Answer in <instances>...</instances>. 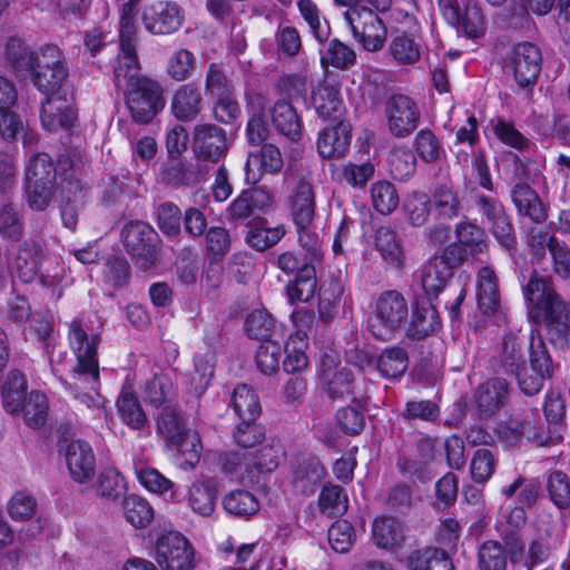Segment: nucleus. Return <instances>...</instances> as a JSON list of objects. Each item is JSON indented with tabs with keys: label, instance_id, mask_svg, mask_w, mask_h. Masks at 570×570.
Returning <instances> with one entry per match:
<instances>
[{
	"label": "nucleus",
	"instance_id": "obj_1",
	"mask_svg": "<svg viewBox=\"0 0 570 570\" xmlns=\"http://www.w3.org/2000/svg\"><path fill=\"white\" fill-rule=\"evenodd\" d=\"M90 320L79 317L69 325L68 341L76 363L63 382L70 395L89 410L100 411L106 400L100 394L98 346L100 334L89 326Z\"/></svg>",
	"mask_w": 570,
	"mask_h": 570
},
{
	"label": "nucleus",
	"instance_id": "obj_2",
	"mask_svg": "<svg viewBox=\"0 0 570 570\" xmlns=\"http://www.w3.org/2000/svg\"><path fill=\"white\" fill-rule=\"evenodd\" d=\"M7 58L18 70H28L39 91L57 88L67 79L62 52L57 46L46 45L37 51H28L22 41L11 38L7 43Z\"/></svg>",
	"mask_w": 570,
	"mask_h": 570
},
{
	"label": "nucleus",
	"instance_id": "obj_3",
	"mask_svg": "<svg viewBox=\"0 0 570 570\" xmlns=\"http://www.w3.org/2000/svg\"><path fill=\"white\" fill-rule=\"evenodd\" d=\"M114 82L124 91L127 107L137 122L146 124L164 108L160 87L153 80L139 76V63L132 68L115 66Z\"/></svg>",
	"mask_w": 570,
	"mask_h": 570
},
{
	"label": "nucleus",
	"instance_id": "obj_4",
	"mask_svg": "<svg viewBox=\"0 0 570 570\" xmlns=\"http://www.w3.org/2000/svg\"><path fill=\"white\" fill-rule=\"evenodd\" d=\"M409 316V304L402 293L390 289L375 299L367 320L372 335L382 341L391 340Z\"/></svg>",
	"mask_w": 570,
	"mask_h": 570
},
{
	"label": "nucleus",
	"instance_id": "obj_5",
	"mask_svg": "<svg viewBox=\"0 0 570 570\" xmlns=\"http://www.w3.org/2000/svg\"><path fill=\"white\" fill-rule=\"evenodd\" d=\"M469 199L495 239L505 248H513L515 245L513 226L495 188L481 190L473 187L469 191Z\"/></svg>",
	"mask_w": 570,
	"mask_h": 570
},
{
	"label": "nucleus",
	"instance_id": "obj_6",
	"mask_svg": "<svg viewBox=\"0 0 570 570\" xmlns=\"http://www.w3.org/2000/svg\"><path fill=\"white\" fill-rule=\"evenodd\" d=\"M542 67L540 48L532 42H519L512 47L504 59V72L512 77L517 88L532 92Z\"/></svg>",
	"mask_w": 570,
	"mask_h": 570
},
{
	"label": "nucleus",
	"instance_id": "obj_7",
	"mask_svg": "<svg viewBox=\"0 0 570 570\" xmlns=\"http://www.w3.org/2000/svg\"><path fill=\"white\" fill-rule=\"evenodd\" d=\"M344 20L366 51L375 52L383 48L386 28L374 11L365 6H353L344 12Z\"/></svg>",
	"mask_w": 570,
	"mask_h": 570
},
{
	"label": "nucleus",
	"instance_id": "obj_8",
	"mask_svg": "<svg viewBox=\"0 0 570 570\" xmlns=\"http://www.w3.org/2000/svg\"><path fill=\"white\" fill-rule=\"evenodd\" d=\"M121 238L127 253L144 271L157 259L156 233L142 220H130L121 229Z\"/></svg>",
	"mask_w": 570,
	"mask_h": 570
},
{
	"label": "nucleus",
	"instance_id": "obj_9",
	"mask_svg": "<svg viewBox=\"0 0 570 570\" xmlns=\"http://www.w3.org/2000/svg\"><path fill=\"white\" fill-rule=\"evenodd\" d=\"M41 92L47 96L41 105L40 119L42 127L48 131L71 127L76 119V114L67 94L66 79L57 88Z\"/></svg>",
	"mask_w": 570,
	"mask_h": 570
},
{
	"label": "nucleus",
	"instance_id": "obj_10",
	"mask_svg": "<svg viewBox=\"0 0 570 570\" xmlns=\"http://www.w3.org/2000/svg\"><path fill=\"white\" fill-rule=\"evenodd\" d=\"M530 365L534 374H528L525 368L524 377L520 379V389L527 395H534L543 387V382L551 379L554 373V365L549 355L547 346L541 336L532 333L530 346Z\"/></svg>",
	"mask_w": 570,
	"mask_h": 570
},
{
	"label": "nucleus",
	"instance_id": "obj_11",
	"mask_svg": "<svg viewBox=\"0 0 570 570\" xmlns=\"http://www.w3.org/2000/svg\"><path fill=\"white\" fill-rule=\"evenodd\" d=\"M385 111L389 130L397 138L410 136L419 126V106L406 95H393L386 101Z\"/></svg>",
	"mask_w": 570,
	"mask_h": 570
},
{
	"label": "nucleus",
	"instance_id": "obj_12",
	"mask_svg": "<svg viewBox=\"0 0 570 570\" xmlns=\"http://www.w3.org/2000/svg\"><path fill=\"white\" fill-rule=\"evenodd\" d=\"M273 208L272 195L261 188H250L243 190L227 207L226 219L232 224L244 223L261 215L266 214Z\"/></svg>",
	"mask_w": 570,
	"mask_h": 570
},
{
	"label": "nucleus",
	"instance_id": "obj_13",
	"mask_svg": "<svg viewBox=\"0 0 570 570\" xmlns=\"http://www.w3.org/2000/svg\"><path fill=\"white\" fill-rule=\"evenodd\" d=\"M190 146L197 160L209 163H217L227 150L224 130L212 124L195 126Z\"/></svg>",
	"mask_w": 570,
	"mask_h": 570
},
{
	"label": "nucleus",
	"instance_id": "obj_14",
	"mask_svg": "<svg viewBox=\"0 0 570 570\" xmlns=\"http://www.w3.org/2000/svg\"><path fill=\"white\" fill-rule=\"evenodd\" d=\"M456 244L445 248L453 262L461 263L469 256H476L488 249L487 235L482 227L472 222H461L455 226Z\"/></svg>",
	"mask_w": 570,
	"mask_h": 570
},
{
	"label": "nucleus",
	"instance_id": "obj_15",
	"mask_svg": "<svg viewBox=\"0 0 570 570\" xmlns=\"http://www.w3.org/2000/svg\"><path fill=\"white\" fill-rule=\"evenodd\" d=\"M525 301L535 316L564 301L556 291L551 276L533 272L523 288Z\"/></svg>",
	"mask_w": 570,
	"mask_h": 570
},
{
	"label": "nucleus",
	"instance_id": "obj_16",
	"mask_svg": "<svg viewBox=\"0 0 570 570\" xmlns=\"http://www.w3.org/2000/svg\"><path fill=\"white\" fill-rule=\"evenodd\" d=\"M544 323L547 337L557 348L570 346V303L559 302L556 306L535 316Z\"/></svg>",
	"mask_w": 570,
	"mask_h": 570
},
{
	"label": "nucleus",
	"instance_id": "obj_17",
	"mask_svg": "<svg viewBox=\"0 0 570 570\" xmlns=\"http://www.w3.org/2000/svg\"><path fill=\"white\" fill-rule=\"evenodd\" d=\"M65 459L71 478L83 483L94 478L96 458L91 445L82 440L71 441L65 450Z\"/></svg>",
	"mask_w": 570,
	"mask_h": 570
},
{
	"label": "nucleus",
	"instance_id": "obj_18",
	"mask_svg": "<svg viewBox=\"0 0 570 570\" xmlns=\"http://www.w3.org/2000/svg\"><path fill=\"white\" fill-rule=\"evenodd\" d=\"M37 276L40 285L55 298H60L63 291L73 284L69 265L57 256H46Z\"/></svg>",
	"mask_w": 570,
	"mask_h": 570
},
{
	"label": "nucleus",
	"instance_id": "obj_19",
	"mask_svg": "<svg viewBox=\"0 0 570 570\" xmlns=\"http://www.w3.org/2000/svg\"><path fill=\"white\" fill-rule=\"evenodd\" d=\"M422 52V40L414 33L396 31L390 38L387 53L397 67H415L421 60Z\"/></svg>",
	"mask_w": 570,
	"mask_h": 570
},
{
	"label": "nucleus",
	"instance_id": "obj_20",
	"mask_svg": "<svg viewBox=\"0 0 570 570\" xmlns=\"http://www.w3.org/2000/svg\"><path fill=\"white\" fill-rule=\"evenodd\" d=\"M524 340L518 332L508 333L502 342V351L498 361L497 372L513 376L520 384V379L524 377L525 358L523 354Z\"/></svg>",
	"mask_w": 570,
	"mask_h": 570
},
{
	"label": "nucleus",
	"instance_id": "obj_21",
	"mask_svg": "<svg viewBox=\"0 0 570 570\" xmlns=\"http://www.w3.org/2000/svg\"><path fill=\"white\" fill-rule=\"evenodd\" d=\"M414 458H407L400 454L397 459V469L403 474H409L423 479L426 466L436 460V440L420 435L414 443Z\"/></svg>",
	"mask_w": 570,
	"mask_h": 570
},
{
	"label": "nucleus",
	"instance_id": "obj_22",
	"mask_svg": "<svg viewBox=\"0 0 570 570\" xmlns=\"http://www.w3.org/2000/svg\"><path fill=\"white\" fill-rule=\"evenodd\" d=\"M45 258L42 248L37 242L26 240L14 253L10 266L23 283H29L37 277Z\"/></svg>",
	"mask_w": 570,
	"mask_h": 570
},
{
	"label": "nucleus",
	"instance_id": "obj_23",
	"mask_svg": "<svg viewBox=\"0 0 570 570\" xmlns=\"http://www.w3.org/2000/svg\"><path fill=\"white\" fill-rule=\"evenodd\" d=\"M453 261L444 250L443 255L432 257L421 269V284L428 295L436 296L444 289L453 275Z\"/></svg>",
	"mask_w": 570,
	"mask_h": 570
},
{
	"label": "nucleus",
	"instance_id": "obj_24",
	"mask_svg": "<svg viewBox=\"0 0 570 570\" xmlns=\"http://www.w3.org/2000/svg\"><path fill=\"white\" fill-rule=\"evenodd\" d=\"M142 21L146 29L151 33H171L178 24V7L174 2L167 1L153 3L145 8Z\"/></svg>",
	"mask_w": 570,
	"mask_h": 570
},
{
	"label": "nucleus",
	"instance_id": "obj_25",
	"mask_svg": "<svg viewBox=\"0 0 570 570\" xmlns=\"http://www.w3.org/2000/svg\"><path fill=\"white\" fill-rule=\"evenodd\" d=\"M283 167L279 149L272 144L263 145L258 154H250L245 164V180L256 184L263 173L275 174Z\"/></svg>",
	"mask_w": 570,
	"mask_h": 570
},
{
	"label": "nucleus",
	"instance_id": "obj_26",
	"mask_svg": "<svg viewBox=\"0 0 570 570\" xmlns=\"http://www.w3.org/2000/svg\"><path fill=\"white\" fill-rule=\"evenodd\" d=\"M478 308L487 316H494L500 313L501 302L498 286V278L492 268L484 266L480 268L476 279Z\"/></svg>",
	"mask_w": 570,
	"mask_h": 570
},
{
	"label": "nucleus",
	"instance_id": "obj_27",
	"mask_svg": "<svg viewBox=\"0 0 570 570\" xmlns=\"http://www.w3.org/2000/svg\"><path fill=\"white\" fill-rule=\"evenodd\" d=\"M351 126L338 122L336 126L324 128L317 139V149L323 158H341L351 144Z\"/></svg>",
	"mask_w": 570,
	"mask_h": 570
},
{
	"label": "nucleus",
	"instance_id": "obj_28",
	"mask_svg": "<svg viewBox=\"0 0 570 570\" xmlns=\"http://www.w3.org/2000/svg\"><path fill=\"white\" fill-rule=\"evenodd\" d=\"M291 214L295 225L312 224L315 216L314 191L309 181L297 180L289 195Z\"/></svg>",
	"mask_w": 570,
	"mask_h": 570
},
{
	"label": "nucleus",
	"instance_id": "obj_29",
	"mask_svg": "<svg viewBox=\"0 0 570 570\" xmlns=\"http://www.w3.org/2000/svg\"><path fill=\"white\" fill-rule=\"evenodd\" d=\"M271 121L274 129L292 141L302 137V121L296 109L289 101L277 100L269 109Z\"/></svg>",
	"mask_w": 570,
	"mask_h": 570
},
{
	"label": "nucleus",
	"instance_id": "obj_30",
	"mask_svg": "<svg viewBox=\"0 0 570 570\" xmlns=\"http://www.w3.org/2000/svg\"><path fill=\"white\" fill-rule=\"evenodd\" d=\"M324 475L325 469L318 459L311 458L303 461L294 472V494L298 497L313 495L320 488Z\"/></svg>",
	"mask_w": 570,
	"mask_h": 570
},
{
	"label": "nucleus",
	"instance_id": "obj_31",
	"mask_svg": "<svg viewBox=\"0 0 570 570\" xmlns=\"http://www.w3.org/2000/svg\"><path fill=\"white\" fill-rule=\"evenodd\" d=\"M285 459V451L279 440L271 439L248 455L247 469H255L259 474L275 471Z\"/></svg>",
	"mask_w": 570,
	"mask_h": 570
},
{
	"label": "nucleus",
	"instance_id": "obj_32",
	"mask_svg": "<svg viewBox=\"0 0 570 570\" xmlns=\"http://www.w3.org/2000/svg\"><path fill=\"white\" fill-rule=\"evenodd\" d=\"M509 384L504 379H492L480 385L476 404L481 417H489L499 410L508 397Z\"/></svg>",
	"mask_w": 570,
	"mask_h": 570
},
{
	"label": "nucleus",
	"instance_id": "obj_33",
	"mask_svg": "<svg viewBox=\"0 0 570 570\" xmlns=\"http://www.w3.org/2000/svg\"><path fill=\"white\" fill-rule=\"evenodd\" d=\"M375 248L383 261L391 267L400 269L405 263V254L396 232L390 226H381L375 233Z\"/></svg>",
	"mask_w": 570,
	"mask_h": 570
},
{
	"label": "nucleus",
	"instance_id": "obj_34",
	"mask_svg": "<svg viewBox=\"0 0 570 570\" xmlns=\"http://www.w3.org/2000/svg\"><path fill=\"white\" fill-rule=\"evenodd\" d=\"M500 434L502 440L509 445H515L523 440L533 442L537 445H547L550 441L543 428L517 419L510 420L502 426Z\"/></svg>",
	"mask_w": 570,
	"mask_h": 570
},
{
	"label": "nucleus",
	"instance_id": "obj_35",
	"mask_svg": "<svg viewBox=\"0 0 570 570\" xmlns=\"http://www.w3.org/2000/svg\"><path fill=\"white\" fill-rule=\"evenodd\" d=\"M134 4L128 3L124 6L122 16L120 20V52L117 57L116 66L122 65L124 67H131L138 65V59L135 50V22L132 18Z\"/></svg>",
	"mask_w": 570,
	"mask_h": 570
},
{
	"label": "nucleus",
	"instance_id": "obj_36",
	"mask_svg": "<svg viewBox=\"0 0 570 570\" xmlns=\"http://www.w3.org/2000/svg\"><path fill=\"white\" fill-rule=\"evenodd\" d=\"M1 397L3 409L11 415H20L23 403L28 399L27 381L19 371H11L2 385Z\"/></svg>",
	"mask_w": 570,
	"mask_h": 570
},
{
	"label": "nucleus",
	"instance_id": "obj_37",
	"mask_svg": "<svg viewBox=\"0 0 570 570\" xmlns=\"http://www.w3.org/2000/svg\"><path fill=\"white\" fill-rule=\"evenodd\" d=\"M431 210L442 219H453L463 210L462 198L453 186L439 185L430 199Z\"/></svg>",
	"mask_w": 570,
	"mask_h": 570
},
{
	"label": "nucleus",
	"instance_id": "obj_38",
	"mask_svg": "<svg viewBox=\"0 0 570 570\" xmlns=\"http://www.w3.org/2000/svg\"><path fill=\"white\" fill-rule=\"evenodd\" d=\"M511 198L519 214L528 216L535 223L547 218L546 210L537 193L527 184L519 183L511 190Z\"/></svg>",
	"mask_w": 570,
	"mask_h": 570
},
{
	"label": "nucleus",
	"instance_id": "obj_39",
	"mask_svg": "<svg viewBox=\"0 0 570 570\" xmlns=\"http://www.w3.org/2000/svg\"><path fill=\"white\" fill-rule=\"evenodd\" d=\"M438 324V312L429 302H416L413 305L411 322L406 336L411 340H422L430 335Z\"/></svg>",
	"mask_w": 570,
	"mask_h": 570
},
{
	"label": "nucleus",
	"instance_id": "obj_40",
	"mask_svg": "<svg viewBox=\"0 0 570 570\" xmlns=\"http://www.w3.org/2000/svg\"><path fill=\"white\" fill-rule=\"evenodd\" d=\"M316 112L324 119H338L343 112V100L338 89L330 83H321L313 92Z\"/></svg>",
	"mask_w": 570,
	"mask_h": 570
},
{
	"label": "nucleus",
	"instance_id": "obj_41",
	"mask_svg": "<svg viewBox=\"0 0 570 570\" xmlns=\"http://www.w3.org/2000/svg\"><path fill=\"white\" fill-rule=\"evenodd\" d=\"M409 567L411 570H455L448 553L434 547L414 551L409 557Z\"/></svg>",
	"mask_w": 570,
	"mask_h": 570
},
{
	"label": "nucleus",
	"instance_id": "obj_42",
	"mask_svg": "<svg viewBox=\"0 0 570 570\" xmlns=\"http://www.w3.org/2000/svg\"><path fill=\"white\" fill-rule=\"evenodd\" d=\"M316 287L315 268L311 264L304 263L295 279L286 286L288 299L292 304L308 302L314 296Z\"/></svg>",
	"mask_w": 570,
	"mask_h": 570
},
{
	"label": "nucleus",
	"instance_id": "obj_43",
	"mask_svg": "<svg viewBox=\"0 0 570 570\" xmlns=\"http://www.w3.org/2000/svg\"><path fill=\"white\" fill-rule=\"evenodd\" d=\"M230 405L242 421H255L262 411L256 392L247 384L234 389Z\"/></svg>",
	"mask_w": 570,
	"mask_h": 570
},
{
	"label": "nucleus",
	"instance_id": "obj_44",
	"mask_svg": "<svg viewBox=\"0 0 570 570\" xmlns=\"http://www.w3.org/2000/svg\"><path fill=\"white\" fill-rule=\"evenodd\" d=\"M322 380L332 399H343L354 394L353 375L347 367H326L322 371Z\"/></svg>",
	"mask_w": 570,
	"mask_h": 570
},
{
	"label": "nucleus",
	"instance_id": "obj_45",
	"mask_svg": "<svg viewBox=\"0 0 570 570\" xmlns=\"http://www.w3.org/2000/svg\"><path fill=\"white\" fill-rule=\"evenodd\" d=\"M375 366L383 377H400L409 366L407 353L400 346L385 348L376 360Z\"/></svg>",
	"mask_w": 570,
	"mask_h": 570
},
{
	"label": "nucleus",
	"instance_id": "obj_46",
	"mask_svg": "<svg viewBox=\"0 0 570 570\" xmlns=\"http://www.w3.org/2000/svg\"><path fill=\"white\" fill-rule=\"evenodd\" d=\"M372 534L376 546L383 549H393L403 540L401 523L390 517L376 518L373 522Z\"/></svg>",
	"mask_w": 570,
	"mask_h": 570
},
{
	"label": "nucleus",
	"instance_id": "obj_47",
	"mask_svg": "<svg viewBox=\"0 0 570 570\" xmlns=\"http://www.w3.org/2000/svg\"><path fill=\"white\" fill-rule=\"evenodd\" d=\"M26 424L31 429H40L48 416V399L39 391H31L20 411Z\"/></svg>",
	"mask_w": 570,
	"mask_h": 570
},
{
	"label": "nucleus",
	"instance_id": "obj_48",
	"mask_svg": "<svg viewBox=\"0 0 570 570\" xmlns=\"http://www.w3.org/2000/svg\"><path fill=\"white\" fill-rule=\"evenodd\" d=\"M371 200L377 213L390 215L397 208L400 197L392 183L379 180L371 186Z\"/></svg>",
	"mask_w": 570,
	"mask_h": 570
},
{
	"label": "nucleus",
	"instance_id": "obj_49",
	"mask_svg": "<svg viewBox=\"0 0 570 570\" xmlns=\"http://www.w3.org/2000/svg\"><path fill=\"white\" fill-rule=\"evenodd\" d=\"M244 328L249 338L262 341L263 343L272 341L275 322L265 309H254L247 315Z\"/></svg>",
	"mask_w": 570,
	"mask_h": 570
},
{
	"label": "nucleus",
	"instance_id": "obj_50",
	"mask_svg": "<svg viewBox=\"0 0 570 570\" xmlns=\"http://www.w3.org/2000/svg\"><path fill=\"white\" fill-rule=\"evenodd\" d=\"M117 407L120 416L129 428L141 429L147 422L146 414L144 413L136 396L128 390H124L117 400Z\"/></svg>",
	"mask_w": 570,
	"mask_h": 570
},
{
	"label": "nucleus",
	"instance_id": "obj_51",
	"mask_svg": "<svg viewBox=\"0 0 570 570\" xmlns=\"http://www.w3.org/2000/svg\"><path fill=\"white\" fill-rule=\"evenodd\" d=\"M56 170L48 154L32 156L26 167V181L36 184H53Z\"/></svg>",
	"mask_w": 570,
	"mask_h": 570
},
{
	"label": "nucleus",
	"instance_id": "obj_52",
	"mask_svg": "<svg viewBox=\"0 0 570 570\" xmlns=\"http://www.w3.org/2000/svg\"><path fill=\"white\" fill-rule=\"evenodd\" d=\"M478 561L480 570H505L508 566L503 546L495 540H488L480 546Z\"/></svg>",
	"mask_w": 570,
	"mask_h": 570
},
{
	"label": "nucleus",
	"instance_id": "obj_53",
	"mask_svg": "<svg viewBox=\"0 0 570 570\" xmlns=\"http://www.w3.org/2000/svg\"><path fill=\"white\" fill-rule=\"evenodd\" d=\"M157 431L167 446L178 448V415L176 404L163 406L157 414Z\"/></svg>",
	"mask_w": 570,
	"mask_h": 570
},
{
	"label": "nucleus",
	"instance_id": "obj_54",
	"mask_svg": "<svg viewBox=\"0 0 570 570\" xmlns=\"http://www.w3.org/2000/svg\"><path fill=\"white\" fill-rule=\"evenodd\" d=\"M416 168V158L407 148H395L389 156L390 174L397 180H406Z\"/></svg>",
	"mask_w": 570,
	"mask_h": 570
},
{
	"label": "nucleus",
	"instance_id": "obj_55",
	"mask_svg": "<svg viewBox=\"0 0 570 570\" xmlns=\"http://www.w3.org/2000/svg\"><path fill=\"white\" fill-rule=\"evenodd\" d=\"M178 533L175 531L163 534L156 544V560L164 570L178 568Z\"/></svg>",
	"mask_w": 570,
	"mask_h": 570
},
{
	"label": "nucleus",
	"instance_id": "obj_56",
	"mask_svg": "<svg viewBox=\"0 0 570 570\" xmlns=\"http://www.w3.org/2000/svg\"><path fill=\"white\" fill-rule=\"evenodd\" d=\"M283 347L275 341L263 342L255 356L257 368L265 375H273L279 370Z\"/></svg>",
	"mask_w": 570,
	"mask_h": 570
},
{
	"label": "nucleus",
	"instance_id": "obj_57",
	"mask_svg": "<svg viewBox=\"0 0 570 570\" xmlns=\"http://www.w3.org/2000/svg\"><path fill=\"white\" fill-rule=\"evenodd\" d=\"M98 493L105 499H128L125 479L114 468L105 469L101 472Z\"/></svg>",
	"mask_w": 570,
	"mask_h": 570
},
{
	"label": "nucleus",
	"instance_id": "obj_58",
	"mask_svg": "<svg viewBox=\"0 0 570 570\" xmlns=\"http://www.w3.org/2000/svg\"><path fill=\"white\" fill-rule=\"evenodd\" d=\"M297 6L314 37L320 42L326 41L330 35V26L325 19L321 18L317 6L312 0H299Z\"/></svg>",
	"mask_w": 570,
	"mask_h": 570
},
{
	"label": "nucleus",
	"instance_id": "obj_59",
	"mask_svg": "<svg viewBox=\"0 0 570 570\" xmlns=\"http://www.w3.org/2000/svg\"><path fill=\"white\" fill-rule=\"evenodd\" d=\"M285 235L283 227H261L249 228L246 235V243L256 250H265L276 245Z\"/></svg>",
	"mask_w": 570,
	"mask_h": 570
},
{
	"label": "nucleus",
	"instance_id": "obj_60",
	"mask_svg": "<svg viewBox=\"0 0 570 570\" xmlns=\"http://www.w3.org/2000/svg\"><path fill=\"white\" fill-rule=\"evenodd\" d=\"M203 444L199 433L194 430H180V456L184 461L180 462L183 468H194L200 459Z\"/></svg>",
	"mask_w": 570,
	"mask_h": 570
},
{
	"label": "nucleus",
	"instance_id": "obj_61",
	"mask_svg": "<svg viewBox=\"0 0 570 570\" xmlns=\"http://www.w3.org/2000/svg\"><path fill=\"white\" fill-rule=\"evenodd\" d=\"M415 149L426 163L438 161L444 153L440 140L431 130H421L415 137Z\"/></svg>",
	"mask_w": 570,
	"mask_h": 570
},
{
	"label": "nucleus",
	"instance_id": "obj_62",
	"mask_svg": "<svg viewBox=\"0 0 570 570\" xmlns=\"http://www.w3.org/2000/svg\"><path fill=\"white\" fill-rule=\"evenodd\" d=\"M527 244L530 253L541 259L546 257L547 250L550 254L552 253L559 240L553 235H550L549 232L533 227L528 232Z\"/></svg>",
	"mask_w": 570,
	"mask_h": 570
},
{
	"label": "nucleus",
	"instance_id": "obj_63",
	"mask_svg": "<svg viewBox=\"0 0 570 570\" xmlns=\"http://www.w3.org/2000/svg\"><path fill=\"white\" fill-rule=\"evenodd\" d=\"M327 537L334 551L345 553L353 544V528L346 521H336L330 527Z\"/></svg>",
	"mask_w": 570,
	"mask_h": 570
},
{
	"label": "nucleus",
	"instance_id": "obj_64",
	"mask_svg": "<svg viewBox=\"0 0 570 570\" xmlns=\"http://www.w3.org/2000/svg\"><path fill=\"white\" fill-rule=\"evenodd\" d=\"M126 520L135 528H146L154 518V510L148 501H125Z\"/></svg>",
	"mask_w": 570,
	"mask_h": 570
}]
</instances>
